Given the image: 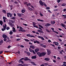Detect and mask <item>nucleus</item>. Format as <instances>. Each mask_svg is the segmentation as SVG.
I'll return each mask as SVG.
<instances>
[{
	"label": "nucleus",
	"instance_id": "53",
	"mask_svg": "<svg viewBox=\"0 0 66 66\" xmlns=\"http://www.w3.org/2000/svg\"><path fill=\"white\" fill-rule=\"evenodd\" d=\"M40 15L41 16H43V14H41V13H40Z\"/></svg>",
	"mask_w": 66,
	"mask_h": 66
},
{
	"label": "nucleus",
	"instance_id": "25",
	"mask_svg": "<svg viewBox=\"0 0 66 66\" xmlns=\"http://www.w3.org/2000/svg\"><path fill=\"white\" fill-rule=\"evenodd\" d=\"M27 54L28 56H30V54H30V53L28 52H27Z\"/></svg>",
	"mask_w": 66,
	"mask_h": 66
},
{
	"label": "nucleus",
	"instance_id": "42",
	"mask_svg": "<svg viewBox=\"0 0 66 66\" xmlns=\"http://www.w3.org/2000/svg\"><path fill=\"white\" fill-rule=\"evenodd\" d=\"M41 38L42 39V40H45V39H44V38L43 37H41Z\"/></svg>",
	"mask_w": 66,
	"mask_h": 66
},
{
	"label": "nucleus",
	"instance_id": "17",
	"mask_svg": "<svg viewBox=\"0 0 66 66\" xmlns=\"http://www.w3.org/2000/svg\"><path fill=\"white\" fill-rule=\"evenodd\" d=\"M3 22H2V20H0V24L1 25V26H2V25L3 24Z\"/></svg>",
	"mask_w": 66,
	"mask_h": 66
},
{
	"label": "nucleus",
	"instance_id": "14",
	"mask_svg": "<svg viewBox=\"0 0 66 66\" xmlns=\"http://www.w3.org/2000/svg\"><path fill=\"white\" fill-rule=\"evenodd\" d=\"M31 63L32 65H36V64L34 62H31Z\"/></svg>",
	"mask_w": 66,
	"mask_h": 66
},
{
	"label": "nucleus",
	"instance_id": "43",
	"mask_svg": "<svg viewBox=\"0 0 66 66\" xmlns=\"http://www.w3.org/2000/svg\"><path fill=\"white\" fill-rule=\"evenodd\" d=\"M20 47H22V48H24V46L21 45L20 46Z\"/></svg>",
	"mask_w": 66,
	"mask_h": 66
},
{
	"label": "nucleus",
	"instance_id": "64",
	"mask_svg": "<svg viewBox=\"0 0 66 66\" xmlns=\"http://www.w3.org/2000/svg\"><path fill=\"white\" fill-rule=\"evenodd\" d=\"M64 59L66 60V56H64Z\"/></svg>",
	"mask_w": 66,
	"mask_h": 66
},
{
	"label": "nucleus",
	"instance_id": "34",
	"mask_svg": "<svg viewBox=\"0 0 66 66\" xmlns=\"http://www.w3.org/2000/svg\"><path fill=\"white\" fill-rule=\"evenodd\" d=\"M26 36H28V37H30V36H31V35L29 34H27L26 35Z\"/></svg>",
	"mask_w": 66,
	"mask_h": 66
},
{
	"label": "nucleus",
	"instance_id": "47",
	"mask_svg": "<svg viewBox=\"0 0 66 66\" xmlns=\"http://www.w3.org/2000/svg\"><path fill=\"white\" fill-rule=\"evenodd\" d=\"M38 38H42V37H40V36H38Z\"/></svg>",
	"mask_w": 66,
	"mask_h": 66
},
{
	"label": "nucleus",
	"instance_id": "39",
	"mask_svg": "<svg viewBox=\"0 0 66 66\" xmlns=\"http://www.w3.org/2000/svg\"><path fill=\"white\" fill-rule=\"evenodd\" d=\"M19 28L20 29H23V28H22V27L20 26L19 27Z\"/></svg>",
	"mask_w": 66,
	"mask_h": 66
},
{
	"label": "nucleus",
	"instance_id": "57",
	"mask_svg": "<svg viewBox=\"0 0 66 66\" xmlns=\"http://www.w3.org/2000/svg\"><path fill=\"white\" fill-rule=\"evenodd\" d=\"M40 66H45V65L44 64H43L41 65Z\"/></svg>",
	"mask_w": 66,
	"mask_h": 66
},
{
	"label": "nucleus",
	"instance_id": "54",
	"mask_svg": "<svg viewBox=\"0 0 66 66\" xmlns=\"http://www.w3.org/2000/svg\"><path fill=\"white\" fill-rule=\"evenodd\" d=\"M66 11V9H63L64 12H65Z\"/></svg>",
	"mask_w": 66,
	"mask_h": 66
},
{
	"label": "nucleus",
	"instance_id": "20",
	"mask_svg": "<svg viewBox=\"0 0 66 66\" xmlns=\"http://www.w3.org/2000/svg\"><path fill=\"white\" fill-rule=\"evenodd\" d=\"M19 31H21L22 32H25V30L22 29H20L19 30Z\"/></svg>",
	"mask_w": 66,
	"mask_h": 66
},
{
	"label": "nucleus",
	"instance_id": "24",
	"mask_svg": "<svg viewBox=\"0 0 66 66\" xmlns=\"http://www.w3.org/2000/svg\"><path fill=\"white\" fill-rule=\"evenodd\" d=\"M38 26H39V27H40V28H42V29H43V27L42 26L40 25V24H38Z\"/></svg>",
	"mask_w": 66,
	"mask_h": 66
},
{
	"label": "nucleus",
	"instance_id": "31",
	"mask_svg": "<svg viewBox=\"0 0 66 66\" xmlns=\"http://www.w3.org/2000/svg\"><path fill=\"white\" fill-rule=\"evenodd\" d=\"M9 34L10 35H12L13 34V31H11L9 32Z\"/></svg>",
	"mask_w": 66,
	"mask_h": 66
},
{
	"label": "nucleus",
	"instance_id": "22",
	"mask_svg": "<svg viewBox=\"0 0 66 66\" xmlns=\"http://www.w3.org/2000/svg\"><path fill=\"white\" fill-rule=\"evenodd\" d=\"M8 14L9 15H10V17H11L12 16V14L10 13H8Z\"/></svg>",
	"mask_w": 66,
	"mask_h": 66
},
{
	"label": "nucleus",
	"instance_id": "30",
	"mask_svg": "<svg viewBox=\"0 0 66 66\" xmlns=\"http://www.w3.org/2000/svg\"><path fill=\"white\" fill-rule=\"evenodd\" d=\"M18 15L19 16V17H21V14H20L18 13Z\"/></svg>",
	"mask_w": 66,
	"mask_h": 66
},
{
	"label": "nucleus",
	"instance_id": "48",
	"mask_svg": "<svg viewBox=\"0 0 66 66\" xmlns=\"http://www.w3.org/2000/svg\"><path fill=\"white\" fill-rule=\"evenodd\" d=\"M47 11H48V12H50V13H52V12H51V11H50V10H48Z\"/></svg>",
	"mask_w": 66,
	"mask_h": 66
},
{
	"label": "nucleus",
	"instance_id": "41",
	"mask_svg": "<svg viewBox=\"0 0 66 66\" xmlns=\"http://www.w3.org/2000/svg\"><path fill=\"white\" fill-rule=\"evenodd\" d=\"M3 43V42H0V45H1L2 43Z\"/></svg>",
	"mask_w": 66,
	"mask_h": 66
},
{
	"label": "nucleus",
	"instance_id": "59",
	"mask_svg": "<svg viewBox=\"0 0 66 66\" xmlns=\"http://www.w3.org/2000/svg\"><path fill=\"white\" fill-rule=\"evenodd\" d=\"M6 40H7L6 39V38H4V40L5 42V41H6Z\"/></svg>",
	"mask_w": 66,
	"mask_h": 66
},
{
	"label": "nucleus",
	"instance_id": "19",
	"mask_svg": "<svg viewBox=\"0 0 66 66\" xmlns=\"http://www.w3.org/2000/svg\"><path fill=\"white\" fill-rule=\"evenodd\" d=\"M51 23L52 24H54V23H55V22L54 21H51Z\"/></svg>",
	"mask_w": 66,
	"mask_h": 66
},
{
	"label": "nucleus",
	"instance_id": "23",
	"mask_svg": "<svg viewBox=\"0 0 66 66\" xmlns=\"http://www.w3.org/2000/svg\"><path fill=\"white\" fill-rule=\"evenodd\" d=\"M3 13H4V14H6V11L5 10H3L2 11Z\"/></svg>",
	"mask_w": 66,
	"mask_h": 66
},
{
	"label": "nucleus",
	"instance_id": "29",
	"mask_svg": "<svg viewBox=\"0 0 66 66\" xmlns=\"http://www.w3.org/2000/svg\"><path fill=\"white\" fill-rule=\"evenodd\" d=\"M28 9L29 10H30V11H32V10H33V9H32V8L30 7L28 8Z\"/></svg>",
	"mask_w": 66,
	"mask_h": 66
},
{
	"label": "nucleus",
	"instance_id": "5",
	"mask_svg": "<svg viewBox=\"0 0 66 66\" xmlns=\"http://www.w3.org/2000/svg\"><path fill=\"white\" fill-rule=\"evenodd\" d=\"M24 61H31V59L28 58V57H25L24 58Z\"/></svg>",
	"mask_w": 66,
	"mask_h": 66
},
{
	"label": "nucleus",
	"instance_id": "27",
	"mask_svg": "<svg viewBox=\"0 0 66 66\" xmlns=\"http://www.w3.org/2000/svg\"><path fill=\"white\" fill-rule=\"evenodd\" d=\"M21 12L23 13L25 12V10H22L21 11Z\"/></svg>",
	"mask_w": 66,
	"mask_h": 66
},
{
	"label": "nucleus",
	"instance_id": "33",
	"mask_svg": "<svg viewBox=\"0 0 66 66\" xmlns=\"http://www.w3.org/2000/svg\"><path fill=\"white\" fill-rule=\"evenodd\" d=\"M54 11H57L58 9H54L53 10Z\"/></svg>",
	"mask_w": 66,
	"mask_h": 66
},
{
	"label": "nucleus",
	"instance_id": "60",
	"mask_svg": "<svg viewBox=\"0 0 66 66\" xmlns=\"http://www.w3.org/2000/svg\"><path fill=\"white\" fill-rule=\"evenodd\" d=\"M57 59L58 60H60L61 59V58L60 57H58Z\"/></svg>",
	"mask_w": 66,
	"mask_h": 66
},
{
	"label": "nucleus",
	"instance_id": "45",
	"mask_svg": "<svg viewBox=\"0 0 66 66\" xmlns=\"http://www.w3.org/2000/svg\"><path fill=\"white\" fill-rule=\"evenodd\" d=\"M60 1H61V0H57V2L58 3H59Z\"/></svg>",
	"mask_w": 66,
	"mask_h": 66
},
{
	"label": "nucleus",
	"instance_id": "9",
	"mask_svg": "<svg viewBox=\"0 0 66 66\" xmlns=\"http://www.w3.org/2000/svg\"><path fill=\"white\" fill-rule=\"evenodd\" d=\"M40 46L42 47H43V48H46V46L44 45V44H40Z\"/></svg>",
	"mask_w": 66,
	"mask_h": 66
},
{
	"label": "nucleus",
	"instance_id": "44",
	"mask_svg": "<svg viewBox=\"0 0 66 66\" xmlns=\"http://www.w3.org/2000/svg\"><path fill=\"white\" fill-rule=\"evenodd\" d=\"M46 30L47 31V32H50V31H49V30L48 29H46Z\"/></svg>",
	"mask_w": 66,
	"mask_h": 66
},
{
	"label": "nucleus",
	"instance_id": "61",
	"mask_svg": "<svg viewBox=\"0 0 66 66\" xmlns=\"http://www.w3.org/2000/svg\"><path fill=\"white\" fill-rule=\"evenodd\" d=\"M29 44H30V45H32V43L31 42H29Z\"/></svg>",
	"mask_w": 66,
	"mask_h": 66
},
{
	"label": "nucleus",
	"instance_id": "7",
	"mask_svg": "<svg viewBox=\"0 0 66 66\" xmlns=\"http://www.w3.org/2000/svg\"><path fill=\"white\" fill-rule=\"evenodd\" d=\"M33 24L34 26V27H36L37 28H38V27L37 26H35L36 24L34 22H33Z\"/></svg>",
	"mask_w": 66,
	"mask_h": 66
},
{
	"label": "nucleus",
	"instance_id": "40",
	"mask_svg": "<svg viewBox=\"0 0 66 66\" xmlns=\"http://www.w3.org/2000/svg\"><path fill=\"white\" fill-rule=\"evenodd\" d=\"M6 29L7 30H9V29H10V28L9 27H7V28H6Z\"/></svg>",
	"mask_w": 66,
	"mask_h": 66
},
{
	"label": "nucleus",
	"instance_id": "3",
	"mask_svg": "<svg viewBox=\"0 0 66 66\" xmlns=\"http://www.w3.org/2000/svg\"><path fill=\"white\" fill-rule=\"evenodd\" d=\"M3 28H2V30L3 31H5L6 29V24H5V26L3 25Z\"/></svg>",
	"mask_w": 66,
	"mask_h": 66
},
{
	"label": "nucleus",
	"instance_id": "38",
	"mask_svg": "<svg viewBox=\"0 0 66 66\" xmlns=\"http://www.w3.org/2000/svg\"><path fill=\"white\" fill-rule=\"evenodd\" d=\"M21 59H20L19 60V63H21Z\"/></svg>",
	"mask_w": 66,
	"mask_h": 66
},
{
	"label": "nucleus",
	"instance_id": "32",
	"mask_svg": "<svg viewBox=\"0 0 66 66\" xmlns=\"http://www.w3.org/2000/svg\"><path fill=\"white\" fill-rule=\"evenodd\" d=\"M56 44H55V45H56V46H59V43H58V42H56Z\"/></svg>",
	"mask_w": 66,
	"mask_h": 66
},
{
	"label": "nucleus",
	"instance_id": "50",
	"mask_svg": "<svg viewBox=\"0 0 66 66\" xmlns=\"http://www.w3.org/2000/svg\"><path fill=\"white\" fill-rule=\"evenodd\" d=\"M2 53H3V51H1L0 52V54H1Z\"/></svg>",
	"mask_w": 66,
	"mask_h": 66
},
{
	"label": "nucleus",
	"instance_id": "13",
	"mask_svg": "<svg viewBox=\"0 0 66 66\" xmlns=\"http://www.w3.org/2000/svg\"><path fill=\"white\" fill-rule=\"evenodd\" d=\"M30 48H31L33 49H34L35 48V46L33 45H30Z\"/></svg>",
	"mask_w": 66,
	"mask_h": 66
},
{
	"label": "nucleus",
	"instance_id": "10",
	"mask_svg": "<svg viewBox=\"0 0 66 66\" xmlns=\"http://www.w3.org/2000/svg\"><path fill=\"white\" fill-rule=\"evenodd\" d=\"M39 50V48H37L35 49V52L36 53L37 52H38Z\"/></svg>",
	"mask_w": 66,
	"mask_h": 66
},
{
	"label": "nucleus",
	"instance_id": "8",
	"mask_svg": "<svg viewBox=\"0 0 66 66\" xmlns=\"http://www.w3.org/2000/svg\"><path fill=\"white\" fill-rule=\"evenodd\" d=\"M7 36L5 34H3V37L4 38H7Z\"/></svg>",
	"mask_w": 66,
	"mask_h": 66
},
{
	"label": "nucleus",
	"instance_id": "18",
	"mask_svg": "<svg viewBox=\"0 0 66 66\" xmlns=\"http://www.w3.org/2000/svg\"><path fill=\"white\" fill-rule=\"evenodd\" d=\"M37 31L38 32H39L40 33H43V31L42 30H38Z\"/></svg>",
	"mask_w": 66,
	"mask_h": 66
},
{
	"label": "nucleus",
	"instance_id": "55",
	"mask_svg": "<svg viewBox=\"0 0 66 66\" xmlns=\"http://www.w3.org/2000/svg\"><path fill=\"white\" fill-rule=\"evenodd\" d=\"M20 39H16L17 41H19V40H20Z\"/></svg>",
	"mask_w": 66,
	"mask_h": 66
},
{
	"label": "nucleus",
	"instance_id": "16",
	"mask_svg": "<svg viewBox=\"0 0 66 66\" xmlns=\"http://www.w3.org/2000/svg\"><path fill=\"white\" fill-rule=\"evenodd\" d=\"M44 60L46 61H49L50 60V59L48 58H45L44 59Z\"/></svg>",
	"mask_w": 66,
	"mask_h": 66
},
{
	"label": "nucleus",
	"instance_id": "4",
	"mask_svg": "<svg viewBox=\"0 0 66 66\" xmlns=\"http://www.w3.org/2000/svg\"><path fill=\"white\" fill-rule=\"evenodd\" d=\"M29 50L31 52H33V53H34V54H36V53H35V52L34 50H32L30 48H29Z\"/></svg>",
	"mask_w": 66,
	"mask_h": 66
},
{
	"label": "nucleus",
	"instance_id": "12",
	"mask_svg": "<svg viewBox=\"0 0 66 66\" xmlns=\"http://www.w3.org/2000/svg\"><path fill=\"white\" fill-rule=\"evenodd\" d=\"M51 26V24H49V23H47L45 25L46 27H48Z\"/></svg>",
	"mask_w": 66,
	"mask_h": 66
},
{
	"label": "nucleus",
	"instance_id": "56",
	"mask_svg": "<svg viewBox=\"0 0 66 66\" xmlns=\"http://www.w3.org/2000/svg\"><path fill=\"white\" fill-rule=\"evenodd\" d=\"M3 19H6V18H5V17L3 16Z\"/></svg>",
	"mask_w": 66,
	"mask_h": 66
},
{
	"label": "nucleus",
	"instance_id": "62",
	"mask_svg": "<svg viewBox=\"0 0 66 66\" xmlns=\"http://www.w3.org/2000/svg\"><path fill=\"white\" fill-rule=\"evenodd\" d=\"M51 29L52 30H53V31H54V28H51Z\"/></svg>",
	"mask_w": 66,
	"mask_h": 66
},
{
	"label": "nucleus",
	"instance_id": "21",
	"mask_svg": "<svg viewBox=\"0 0 66 66\" xmlns=\"http://www.w3.org/2000/svg\"><path fill=\"white\" fill-rule=\"evenodd\" d=\"M61 26L63 27V28H65V24H63V23H61Z\"/></svg>",
	"mask_w": 66,
	"mask_h": 66
},
{
	"label": "nucleus",
	"instance_id": "46",
	"mask_svg": "<svg viewBox=\"0 0 66 66\" xmlns=\"http://www.w3.org/2000/svg\"><path fill=\"white\" fill-rule=\"evenodd\" d=\"M57 48L58 49H61V47H60V46H58Z\"/></svg>",
	"mask_w": 66,
	"mask_h": 66
},
{
	"label": "nucleus",
	"instance_id": "1",
	"mask_svg": "<svg viewBox=\"0 0 66 66\" xmlns=\"http://www.w3.org/2000/svg\"><path fill=\"white\" fill-rule=\"evenodd\" d=\"M37 54L40 57H42V56H44L45 55H46V53L44 52H42L41 53L38 52L37 53Z\"/></svg>",
	"mask_w": 66,
	"mask_h": 66
},
{
	"label": "nucleus",
	"instance_id": "35",
	"mask_svg": "<svg viewBox=\"0 0 66 66\" xmlns=\"http://www.w3.org/2000/svg\"><path fill=\"white\" fill-rule=\"evenodd\" d=\"M62 16H63V17H64V18H66V16L65 15H62Z\"/></svg>",
	"mask_w": 66,
	"mask_h": 66
},
{
	"label": "nucleus",
	"instance_id": "36",
	"mask_svg": "<svg viewBox=\"0 0 66 66\" xmlns=\"http://www.w3.org/2000/svg\"><path fill=\"white\" fill-rule=\"evenodd\" d=\"M23 66H28L27 64H24L23 65Z\"/></svg>",
	"mask_w": 66,
	"mask_h": 66
},
{
	"label": "nucleus",
	"instance_id": "6",
	"mask_svg": "<svg viewBox=\"0 0 66 66\" xmlns=\"http://www.w3.org/2000/svg\"><path fill=\"white\" fill-rule=\"evenodd\" d=\"M47 54L48 55H50V54L51 53V51L48 49L47 50Z\"/></svg>",
	"mask_w": 66,
	"mask_h": 66
},
{
	"label": "nucleus",
	"instance_id": "51",
	"mask_svg": "<svg viewBox=\"0 0 66 66\" xmlns=\"http://www.w3.org/2000/svg\"><path fill=\"white\" fill-rule=\"evenodd\" d=\"M12 19H15V17H13L12 18Z\"/></svg>",
	"mask_w": 66,
	"mask_h": 66
},
{
	"label": "nucleus",
	"instance_id": "28",
	"mask_svg": "<svg viewBox=\"0 0 66 66\" xmlns=\"http://www.w3.org/2000/svg\"><path fill=\"white\" fill-rule=\"evenodd\" d=\"M24 40L25 41H26V42H30V40H29L26 39H25Z\"/></svg>",
	"mask_w": 66,
	"mask_h": 66
},
{
	"label": "nucleus",
	"instance_id": "11",
	"mask_svg": "<svg viewBox=\"0 0 66 66\" xmlns=\"http://www.w3.org/2000/svg\"><path fill=\"white\" fill-rule=\"evenodd\" d=\"M36 58V56L35 55L34 56H32L31 57V59H35Z\"/></svg>",
	"mask_w": 66,
	"mask_h": 66
},
{
	"label": "nucleus",
	"instance_id": "63",
	"mask_svg": "<svg viewBox=\"0 0 66 66\" xmlns=\"http://www.w3.org/2000/svg\"><path fill=\"white\" fill-rule=\"evenodd\" d=\"M19 65L20 66H23V65H22V64H19Z\"/></svg>",
	"mask_w": 66,
	"mask_h": 66
},
{
	"label": "nucleus",
	"instance_id": "15",
	"mask_svg": "<svg viewBox=\"0 0 66 66\" xmlns=\"http://www.w3.org/2000/svg\"><path fill=\"white\" fill-rule=\"evenodd\" d=\"M12 31L13 32H16V30H15V28L14 27H13L12 28Z\"/></svg>",
	"mask_w": 66,
	"mask_h": 66
},
{
	"label": "nucleus",
	"instance_id": "52",
	"mask_svg": "<svg viewBox=\"0 0 66 66\" xmlns=\"http://www.w3.org/2000/svg\"><path fill=\"white\" fill-rule=\"evenodd\" d=\"M23 25H24V26H27V24L23 23Z\"/></svg>",
	"mask_w": 66,
	"mask_h": 66
},
{
	"label": "nucleus",
	"instance_id": "2",
	"mask_svg": "<svg viewBox=\"0 0 66 66\" xmlns=\"http://www.w3.org/2000/svg\"><path fill=\"white\" fill-rule=\"evenodd\" d=\"M39 3H40V5H42V6H43V5H44L45 7H47V5H46V4H45L44 2L43 3L42 1H39Z\"/></svg>",
	"mask_w": 66,
	"mask_h": 66
},
{
	"label": "nucleus",
	"instance_id": "26",
	"mask_svg": "<svg viewBox=\"0 0 66 66\" xmlns=\"http://www.w3.org/2000/svg\"><path fill=\"white\" fill-rule=\"evenodd\" d=\"M65 5H66V4L65 3H64L62 5V6H65Z\"/></svg>",
	"mask_w": 66,
	"mask_h": 66
},
{
	"label": "nucleus",
	"instance_id": "58",
	"mask_svg": "<svg viewBox=\"0 0 66 66\" xmlns=\"http://www.w3.org/2000/svg\"><path fill=\"white\" fill-rule=\"evenodd\" d=\"M53 62L54 63H56V61L55 60H53Z\"/></svg>",
	"mask_w": 66,
	"mask_h": 66
},
{
	"label": "nucleus",
	"instance_id": "49",
	"mask_svg": "<svg viewBox=\"0 0 66 66\" xmlns=\"http://www.w3.org/2000/svg\"><path fill=\"white\" fill-rule=\"evenodd\" d=\"M7 47H8V48H9H9H11V46L9 45V46Z\"/></svg>",
	"mask_w": 66,
	"mask_h": 66
},
{
	"label": "nucleus",
	"instance_id": "37",
	"mask_svg": "<svg viewBox=\"0 0 66 66\" xmlns=\"http://www.w3.org/2000/svg\"><path fill=\"white\" fill-rule=\"evenodd\" d=\"M47 10H49L50 9V7H47L46 8Z\"/></svg>",
	"mask_w": 66,
	"mask_h": 66
}]
</instances>
